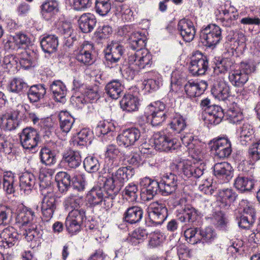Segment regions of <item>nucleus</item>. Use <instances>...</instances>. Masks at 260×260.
<instances>
[{
    "mask_svg": "<svg viewBox=\"0 0 260 260\" xmlns=\"http://www.w3.org/2000/svg\"><path fill=\"white\" fill-rule=\"evenodd\" d=\"M209 67L207 57L200 51H196L191 57L189 70L193 76L204 75Z\"/></svg>",
    "mask_w": 260,
    "mask_h": 260,
    "instance_id": "0eeeda50",
    "label": "nucleus"
},
{
    "mask_svg": "<svg viewBox=\"0 0 260 260\" xmlns=\"http://www.w3.org/2000/svg\"><path fill=\"white\" fill-rule=\"evenodd\" d=\"M229 80L236 87L243 86L248 81V76L243 74L238 68L229 74Z\"/></svg>",
    "mask_w": 260,
    "mask_h": 260,
    "instance_id": "37998d69",
    "label": "nucleus"
},
{
    "mask_svg": "<svg viewBox=\"0 0 260 260\" xmlns=\"http://www.w3.org/2000/svg\"><path fill=\"white\" fill-rule=\"evenodd\" d=\"M141 137L140 130L136 127H131L123 130L116 138L119 146L125 148L135 146Z\"/></svg>",
    "mask_w": 260,
    "mask_h": 260,
    "instance_id": "6e6552de",
    "label": "nucleus"
},
{
    "mask_svg": "<svg viewBox=\"0 0 260 260\" xmlns=\"http://www.w3.org/2000/svg\"><path fill=\"white\" fill-rule=\"evenodd\" d=\"M145 35L139 31L133 32L129 37V47L134 50L143 49L146 45Z\"/></svg>",
    "mask_w": 260,
    "mask_h": 260,
    "instance_id": "ea45409f",
    "label": "nucleus"
},
{
    "mask_svg": "<svg viewBox=\"0 0 260 260\" xmlns=\"http://www.w3.org/2000/svg\"><path fill=\"white\" fill-rule=\"evenodd\" d=\"M85 170L89 173L98 171L100 168V163L97 158L93 156L86 157L83 161Z\"/></svg>",
    "mask_w": 260,
    "mask_h": 260,
    "instance_id": "13d9d810",
    "label": "nucleus"
},
{
    "mask_svg": "<svg viewBox=\"0 0 260 260\" xmlns=\"http://www.w3.org/2000/svg\"><path fill=\"white\" fill-rule=\"evenodd\" d=\"M46 94V89L43 84L31 86L27 92V96L32 103L37 102L43 98Z\"/></svg>",
    "mask_w": 260,
    "mask_h": 260,
    "instance_id": "c03bdc74",
    "label": "nucleus"
},
{
    "mask_svg": "<svg viewBox=\"0 0 260 260\" xmlns=\"http://www.w3.org/2000/svg\"><path fill=\"white\" fill-rule=\"evenodd\" d=\"M255 185V181L251 177L239 176L234 181L235 187L241 192L251 191Z\"/></svg>",
    "mask_w": 260,
    "mask_h": 260,
    "instance_id": "473e14b6",
    "label": "nucleus"
},
{
    "mask_svg": "<svg viewBox=\"0 0 260 260\" xmlns=\"http://www.w3.org/2000/svg\"><path fill=\"white\" fill-rule=\"evenodd\" d=\"M55 181L60 192L66 193L71 187V176L66 172H58L55 175Z\"/></svg>",
    "mask_w": 260,
    "mask_h": 260,
    "instance_id": "4c0bfd02",
    "label": "nucleus"
},
{
    "mask_svg": "<svg viewBox=\"0 0 260 260\" xmlns=\"http://www.w3.org/2000/svg\"><path fill=\"white\" fill-rule=\"evenodd\" d=\"M238 68V66L231 58H223L216 59L214 67V73L215 74H224L233 71Z\"/></svg>",
    "mask_w": 260,
    "mask_h": 260,
    "instance_id": "5701e85b",
    "label": "nucleus"
},
{
    "mask_svg": "<svg viewBox=\"0 0 260 260\" xmlns=\"http://www.w3.org/2000/svg\"><path fill=\"white\" fill-rule=\"evenodd\" d=\"M129 65H134L138 69H149L153 64L152 55L147 49H138L128 56Z\"/></svg>",
    "mask_w": 260,
    "mask_h": 260,
    "instance_id": "7ed1b4c3",
    "label": "nucleus"
},
{
    "mask_svg": "<svg viewBox=\"0 0 260 260\" xmlns=\"http://www.w3.org/2000/svg\"><path fill=\"white\" fill-rule=\"evenodd\" d=\"M93 51V45L84 42L76 51V59L83 65H91L94 61Z\"/></svg>",
    "mask_w": 260,
    "mask_h": 260,
    "instance_id": "2eb2a0df",
    "label": "nucleus"
},
{
    "mask_svg": "<svg viewBox=\"0 0 260 260\" xmlns=\"http://www.w3.org/2000/svg\"><path fill=\"white\" fill-rule=\"evenodd\" d=\"M247 156L248 162L251 165H254L260 160V139H256L250 145Z\"/></svg>",
    "mask_w": 260,
    "mask_h": 260,
    "instance_id": "a19ab883",
    "label": "nucleus"
},
{
    "mask_svg": "<svg viewBox=\"0 0 260 260\" xmlns=\"http://www.w3.org/2000/svg\"><path fill=\"white\" fill-rule=\"evenodd\" d=\"M57 199L52 191L45 193L41 202V212L44 220L49 221L52 217L57 206Z\"/></svg>",
    "mask_w": 260,
    "mask_h": 260,
    "instance_id": "9d476101",
    "label": "nucleus"
},
{
    "mask_svg": "<svg viewBox=\"0 0 260 260\" xmlns=\"http://www.w3.org/2000/svg\"><path fill=\"white\" fill-rule=\"evenodd\" d=\"M2 126L8 131L16 129L19 125L17 114L16 113H7L2 115L1 118Z\"/></svg>",
    "mask_w": 260,
    "mask_h": 260,
    "instance_id": "79ce46f5",
    "label": "nucleus"
},
{
    "mask_svg": "<svg viewBox=\"0 0 260 260\" xmlns=\"http://www.w3.org/2000/svg\"><path fill=\"white\" fill-rule=\"evenodd\" d=\"M9 89L11 92L19 93L27 88V85L21 78H14L9 83Z\"/></svg>",
    "mask_w": 260,
    "mask_h": 260,
    "instance_id": "4d7b16f0",
    "label": "nucleus"
},
{
    "mask_svg": "<svg viewBox=\"0 0 260 260\" xmlns=\"http://www.w3.org/2000/svg\"><path fill=\"white\" fill-rule=\"evenodd\" d=\"M111 9L110 0H96L95 10L100 16H105Z\"/></svg>",
    "mask_w": 260,
    "mask_h": 260,
    "instance_id": "6e6d98bb",
    "label": "nucleus"
},
{
    "mask_svg": "<svg viewBox=\"0 0 260 260\" xmlns=\"http://www.w3.org/2000/svg\"><path fill=\"white\" fill-rule=\"evenodd\" d=\"M177 29L184 41H191L194 38L196 28L193 22L188 19H182L178 23Z\"/></svg>",
    "mask_w": 260,
    "mask_h": 260,
    "instance_id": "a211bd4d",
    "label": "nucleus"
},
{
    "mask_svg": "<svg viewBox=\"0 0 260 260\" xmlns=\"http://www.w3.org/2000/svg\"><path fill=\"white\" fill-rule=\"evenodd\" d=\"M200 36L202 42L206 46H215L221 39V29L215 24H210L201 30Z\"/></svg>",
    "mask_w": 260,
    "mask_h": 260,
    "instance_id": "39448f33",
    "label": "nucleus"
},
{
    "mask_svg": "<svg viewBox=\"0 0 260 260\" xmlns=\"http://www.w3.org/2000/svg\"><path fill=\"white\" fill-rule=\"evenodd\" d=\"M79 25L80 29L84 33H88L92 31L96 24L95 16L91 13H84L82 14L79 20Z\"/></svg>",
    "mask_w": 260,
    "mask_h": 260,
    "instance_id": "7c9ffc66",
    "label": "nucleus"
},
{
    "mask_svg": "<svg viewBox=\"0 0 260 260\" xmlns=\"http://www.w3.org/2000/svg\"><path fill=\"white\" fill-rule=\"evenodd\" d=\"M50 90L56 102H63L67 94L66 85L60 80L53 81L50 85Z\"/></svg>",
    "mask_w": 260,
    "mask_h": 260,
    "instance_id": "c85d7f7f",
    "label": "nucleus"
},
{
    "mask_svg": "<svg viewBox=\"0 0 260 260\" xmlns=\"http://www.w3.org/2000/svg\"><path fill=\"white\" fill-rule=\"evenodd\" d=\"M148 215L152 223L161 224L168 216V210L164 204L155 202L148 208Z\"/></svg>",
    "mask_w": 260,
    "mask_h": 260,
    "instance_id": "9b49d317",
    "label": "nucleus"
},
{
    "mask_svg": "<svg viewBox=\"0 0 260 260\" xmlns=\"http://www.w3.org/2000/svg\"><path fill=\"white\" fill-rule=\"evenodd\" d=\"M58 116L61 130L65 133H68L71 130L75 121L74 118L67 111L60 112Z\"/></svg>",
    "mask_w": 260,
    "mask_h": 260,
    "instance_id": "49530a36",
    "label": "nucleus"
},
{
    "mask_svg": "<svg viewBox=\"0 0 260 260\" xmlns=\"http://www.w3.org/2000/svg\"><path fill=\"white\" fill-rule=\"evenodd\" d=\"M154 144L156 149L166 152H172L179 146L176 139L162 132L154 135Z\"/></svg>",
    "mask_w": 260,
    "mask_h": 260,
    "instance_id": "1a4fd4ad",
    "label": "nucleus"
},
{
    "mask_svg": "<svg viewBox=\"0 0 260 260\" xmlns=\"http://www.w3.org/2000/svg\"><path fill=\"white\" fill-rule=\"evenodd\" d=\"M170 110L167 112H158L156 113H147V119L153 126H158L165 121L167 117L170 115Z\"/></svg>",
    "mask_w": 260,
    "mask_h": 260,
    "instance_id": "8fccbe9b",
    "label": "nucleus"
},
{
    "mask_svg": "<svg viewBox=\"0 0 260 260\" xmlns=\"http://www.w3.org/2000/svg\"><path fill=\"white\" fill-rule=\"evenodd\" d=\"M36 178L31 173L25 172L20 177V187L25 192L30 190L35 184Z\"/></svg>",
    "mask_w": 260,
    "mask_h": 260,
    "instance_id": "de8ad7c7",
    "label": "nucleus"
},
{
    "mask_svg": "<svg viewBox=\"0 0 260 260\" xmlns=\"http://www.w3.org/2000/svg\"><path fill=\"white\" fill-rule=\"evenodd\" d=\"M86 185V181L83 175H76L73 178L72 186L74 189L79 192H82L85 189Z\"/></svg>",
    "mask_w": 260,
    "mask_h": 260,
    "instance_id": "774afa93",
    "label": "nucleus"
},
{
    "mask_svg": "<svg viewBox=\"0 0 260 260\" xmlns=\"http://www.w3.org/2000/svg\"><path fill=\"white\" fill-rule=\"evenodd\" d=\"M35 216L34 212L27 208H23L19 211L16 217V222L20 227L27 226L29 224H32L30 222Z\"/></svg>",
    "mask_w": 260,
    "mask_h": 260,
    "instance_id": "e433bc0d",
    "label": "nucleus"
},
{
    "mask_svg": "<svg viewBox=\"0 0 260 260\" xmlns=\"http://www.w3.org/2000/svg\"><path fill=\"white\" fill-rule=\"evenodd\" d=\"M159 184L160 192L162 195L171 194L176 189L177 177L172 173L165 174L161 177Z\"/></svg>",
    "mask_w": 260,
    "mask_h": 260,
    "instance_id": "f3484780",
    "label": "nucleus"
},
{
    "mask_svg": "<svg viewBox=\"0 0 260 260\" xmlns=\"http://www.w3.org/2000/svg\"><path fill=\"white\" fill-rule=\"evenodd\" d=\"M143 215L142 209L138 206H132L128 208L123 215V220L131 224L139 222Z\"/></svg>",
    "mask_w": 260,
    "mask_h": 260,
    "instance_id": "72a5a7b5",
    "label": "nucleus"
},
{
    "mask_svg": "<svg viewBox=\"0 0 260 260\" xmlns=\"http://www.w3.org/2000/svg\"><path fill=\"white\" fill-rule=\"evenodd\" d=\"M211 93L215 98L224 101L230 96V87L224 80H220L213 85Z\"/></svg>",
    "mask_w": 260,
    "mask_h": 260,
    "instance_id": "a878e982",
    "label": "nucleus"
},
{
    "mask_svg": "<svg viewBox=\"0 0 260 260\" xmlns=\"http://www.w3.org/2000/svg\"><path fill=\"white\" fill-rule=\"evenodd\" d=\"M62 161L69 168L76 169L81 164V154L78 151L67 150L62 153Z\"/></svg>",
    "mask_w": 260,
    "mask_h": 260,
    "instance_id": "b1692460",
    "label": "nucleus"
},
{
    "mask_svg": "<svg viewBox=\"0 0 260 260\" xmlns=\"http://www.w3.org/2000/svg\"><path fill=\"white\" fill-rule=\"evenodd\" d=\"M105 89L110 98L116 100L121 95L123 86L119 80H113L107 84Z\"/></svg>",
    "mask_w": 260,
    "mask_h": 260,
    "instance_id": "c9c22d12",
    "label": "nucleus"
},
{
    "mask_svg": "<svg viewBox=\"0 0 260 260\" xmlns=\"http://www.w3.org/2000/svg\"><path fill=\"white\" fill-rule=\"evenodd\" d=\"M55 25L57 32L60 35L65 36V37L72 35L73 29L70 22L63 19H59L55 23Z\"/></svg>",
    "mask_w": 260,
    "mask_h": 260,
    "instance_id": "3c124183",
    "label": "nucleus"
},
{
    "mask_svg": "<svg viewBox=\"0 0 260 260\" xmlns=\"http://www.w3.org/2000/svg\"><path fill=\"white\" fill-rule=\"evenodd\" d=\"M253 126L249 123H244L237 128L236 134L238 140L243 145H247L250 141L254 134Z\"/></svg>",
    "mask_w": 260,
    "mask_h": 260,
    "instance_id": "393cba45",
    "label": "nucleus"
},
{
    "mask_svg": "<svg viewBox=\"0 0 260 260\" xmlns=\"http://www.w3.org/2000/svg\"><path fill=\"white\" fill-rule=\"evenodd\" d=\"M40 43L44 52L51 54L57 50L58 40L57 37L55 35H49L43 37Z\"/></svg>",
    "mask_w": 260,
    "mask_h": 260,
    "instance_id": "f704fd0d",
    "label": "nucleus"
},
{
    "mask_svg": "<svg viewBox=\"0 0 260 260\" xmlns=\"http://www.w3.org/2000/svg\"><path fill=\"white\" fill-rule=\"evenodd\" d=\"M224 116L222 108L217 105L210 106L206 109L205 120L213 125L219 124Z\"/></svg>",
    "mask_w": 260,
    "mask_h": 260,
    "instance_id": "bb28decb",
    "label": "nucleus"
},
{
    "mask_svg": "<svg viewBox=\"0 0 260 260\" xmlns=\"http://www.w3.org/2000/svg\"><path fill=\"white\" fill-rule=\"evenodd\" d=\"M82 203V197L71 194L65 199L63 205L67 210L79 209V208Z\"/></svg>",
    "mask_w": 260,
    "mask_h": 260,
    "instance_id": "603ef678",
    "label": "nucleus"
},
{
    "mask_svg": "<svg viewBox=\"0 0 260 260\" xmlns=\"http://www.w3.org/2000/svg\"><path fill=\"white\" fill-rule=\"evenodd\" d=\"M128 171L127 167H123L107 175L104 183L105 188L110 192H115V188L119 189L128 180Z\"/></svg>",
    "mask_w": 260,
    "mask_h": 260,
    "instance_id": "f257e3e1",
    "label": "nucleus"
},
{
    "mask_svg": "<svg viewBox=\"0 0 260 260\" xmlns=\"http://www.w3.org/2000/svg\"><path fill=\"white\" fill-rule=\"evenodd\" d=\"M121 108L127 112L137 111L139 108V101L138 97L132 94L125 95L120 101Z\"/></svg>",
    "mask_w": 260,
    "mask_h": 260,
    "instance_id": "58836bf2",
    "label": "nucleus"
},
{
    "mask_svg": "<svg viewBox=\"0 0 260 260\" xmlns=\"http://www.w3.org/2000/svg\"><path fill=\"white\" fill-rule=\"evenodd\" d=\"M211 149L216 156L223 158L232 152L231 143L227 137L219 138L211 142Z\"/></svg>",
    "mask_w": 260,
    "mask_h": 260,
    "instance_id": "4468645a",
    "label": "nucleus"
},
{
    "mask_svg": "<svg viewBox=\"0 0 260 260\" xmlns=\"http://www.w3.org/2000/svg\"><path fill=\"white\" fill-rule=\"evenodd\" d=\"M199 212L194 208L189 206H185L176 211L177 219L181 222L192 223L197 220Z\"/></svg>",
    "mask_w": 260,
    "mask_h": 260,
    "instance_id": "6ab92c4d",
    "label": "nucleus"
},
{
    "mask_svg": "<svg viewBox=\"0 0 260 260\" xmlns=\"http://www.w3.org/2000/svg\"><path fill=\"white\" fill-rule=\"evenodd\" d=\"M179 166H181L182 172L187 177L199 178L204 177V166L201 164L198 166L196 164L192 165L190 161H186L181 162Z\"/></svg>",
    "mask_w": 260,
    "mask_h": 260,
    "instance_id": "4be33fe9",
    "label": "nucleus"
},
{
    "mask_svg": "<svg viewBox=\"0 0 260 260\" xmlns=\"http://www.w3.org/2000/svg\"><path fill=\"white\" fill-rule=\"evenodd\" d=\"M91 135L90 131L83 128L78 133L77 137L73 140V144L75 146H83L86 145L89 140V136Z\"/></svg>",
    "mask_w": 260,
    "mask_h": 260,
    "instance_id": "680f3d73",
    "label": "nucleus"
},
{
    "mask_svg": "<svg viewBox=\"0 0 260 260\" xmlns=\"http://www.w3.org/2000/svg\"><path fill=\"white\" fill-rule=\"evenodd\" d=\"M57 0H46L41 6V14L46 21L52 20L59 12Z\"/></svg>",
    "mask_w": 260,
    "mask_h": 260,
    "instance_id": "412c9836",
    "label": "nucleus"
},
{
    "mask_svg": "<svg viewBox=\"0 0 260 260\" xmlns=\"http://www.w3.org/2000/svg\"><path fill=\"white\" fill-rule=\"evenodd\" d=\"M30 44V39L22 32L9 35L4 40V48L8 51H17L19 49H24Z\"/></svg>",
    "mask_w": 260,
    "mask_h": 260,
    "instance_id": "f03ea898",
    "label": "nucleus"
},
{
    "mask_svg": "<svg viewBox=\"0 0 260 260\" xmlns=\"http://www.w3.org/2000/svg\"><path fill=\"white\" fill-rule=\"evenodd\" d=\"M14 178L11 173H7L3 176V188L8 193H12L14 191Z\"/></svg>",
    "mask_w": 260,
    "mask_h": 260,
    "instance_id": "338daca9",
    "label": "nucleus"
},
{
    "mask_svg": "<svg viewBox=\"0 0 260 260\" xmlns=\"http://www.w3.org/2000/svg\"><path fill=\"white\" fill-rule=\"evenodd\" d=\"M116 194L115 192H107V195H104L103 190L101 188H93L87 194V201L92 206H96L103 202L107 207H111L112 200Z\"/></svg>",
    "mask_w": 260,
    "mask_h": 260,
    "instance_id": "423d86ee",
    "label": "nucleus"
},
{
    "mask_svg": "<svg viewBox=\"0 0 260 260\" xmlns=\"http://www.w3.org/2000/svg\"><path fill=\"white\" fill-rule=\"evenodd\" d=\"M223 16L220 19V20L223 26L225 27H230L234 24V21L237 19L238 14L237 12L230 10L224 9L221 10Z\"/></svg>",
    "mask_w": 260,
    "mask_h": 260,
    "instance_id": "864d4df0",
    "label": "nucleus"
},
{
    "mask_svg": "<svg viewBox=\"0 0 260 260\" xmlns=\"http://www.w3.org/2000/svg\"><path fill=\"white\" fill-rule=\"evenodd\" d=\"M41 162L46 165L50 166L56 161L55 155L50 149L43 148L40 152Z\"/></svg>",
    "mask_w": 260,
    "mask_h": 260,
    "instance_id": "052dcab7",
    "label": "nucleus"
},
{
    "mask_svg": "<svg viewBox=\"0 0 260 260\" xmlns=\"http://www.w3.org/2000/svg\"><path fill=\"white\" fill-rule=\"evenodd\" d=\"M124 49L123 46L117 42H112L105 50V66L109 68H113L118 65L121 59Z\"/></svg>",
    "mask_w": 260,
    "mask_h": 260,
    "instance_id": "20e7f679",
    "label": "nucleus"
},
{
    "mask_svg": "<svg viewBox=\"0 0 260 260\" xmlns=\"http://www.w3.org/2000/svg\"><path fill=\"white\" fill-rule=\"evenodd\" d=\"M23 235L28 242L37 241L42 236V231L37 228L35 224H29L23 228Z\"/></svg>",
    "mask_w": 260,
    "mask_h": 260,
    "instance_id": "a18cd8bd",
    "label": "nucleus"
},
{
    "mask_svg": "<svg viewBox=\"0 0 260 260\" xmlns=\"http://www.w3.org/2000/svg\"><path fill=\"white\" fill-rule=\"evenodd\" d=\"M214 173L221 183L228 182L233 177V169L227 162H218L214 166Z\"/></svg>",
    "mask_w": 260,
    "mask_h": 260,
    "instance_id": "dca6fc26",
    "label": "nucleus"
},
{
    "mask_svg": "<svg viewBox=\"0 0 260 260\" xmlns=\"http://www.w3.org/2000/svg\"><path fill=\"white\" fill-rule=\"evenodd\" d=\"M147 237V232L144 229H137L132 234L129 241L133 245L142 242Z\"/></svg>",
    "mask_w": 260,
    "mask_h": 260,
    "instance_id": "0e129e2a",
    "label": "nucleus"
},
{
    "mask_svg": "<svg viewBox=\"0 0 260 260\" xmlns=\"http://www.w3.org/2000/svg\"><path fill=\"white\" fill-rule=\"evenodd\" d=\"M200 229L198 228H189L185 230L184 235L188 242L195 244L201 241V237L198 232Z\"/></svg>",
    "mask_w": 260,
    "mask_h": 260,
    "instance_id": "bf43d9fd",
    "label": "nucleus"
},
{
    "mask_svg": "<svg viewBox=\"0 0 260 260\" xmlns=\"http://www.w3.org/2000/svg\"><path fill=\"white\" fill-rule=\"evenodd\" d=\"M236 197V193L233 189H223L219 190L217 201L220 208L228 209L235 200Z\"/></svg>",
    "mask_w": 260,
    "mask_h": 260,
    "instance_id": "cd10ccee",
    "label": "nucleus"
},
{
    "mask_svg": "<svg viewBox=\"0 0 260 260\" xmlns=\"http://www.w3.org/2000/svg\"><path fill=\"white\" fill-rule=\"evenodd\" d=\"M171 119L170 126L171 128L177 133H180L186 126L185 118L178 113H175L173 109H170V115Z\"/></svg>",
    "mask_w": 260,
    "mask_h": 260,
    "instance_id": "c756f323",
    "label": "nucleus"
},
{
    "mask_svg": "<svg viewBox=\"0 0 260 260\" xmlns=\"http://www.w3.org/2000/svg\"><path fill=\"white\" fill-rule=\"evenodd\" d=\"M115 130V126L113 124L108 121H100L95 129L96 135L100 137L103 135L102 140L104 141L106 137L109 140L113 139L112 132Z\"/></svg>",
    "mask_w": 260,
    "mask_h": 260,
    "instance_id": "2f4dec72",
    "label": "nucleus"
},
{
    "mask_svg": "<svg viewBox=\"0 0 260 260\" xmlns=\"http://www.w3.org/2000/svg\"><path fill=\"white\" fill-rule=\"evenodd\" d=\"M159 182L149 177H144L141 179L140 185L142 187L141 197L144 200L149 201L160 192Z\"/></svg>",
    "mask_w": 260,
    "mask_h": 260,
    "instance_id": "ddd939ff",
    "label": "nucleus"
},
{
    "mask_svg": "<svg viewBox=\"0 0 260 260\" xmlns=\"http://www.w3.org/2000/svg\"><path fill=\"white\" fill-rule=\"evenodd\" d=\"M20 143L25 149L35 148L40 140L39 132L32 127L24 128L20 135Z\"/></svg>",
    "mask_w": 260,
    "mask_h": 260,
    "instance_id": "f8f14e48",
    "label": "nucleus"
},
{
    "mask_svg": "<svg viewBox=\"0 0 260 260\" xmlns=\"http://www.w3.org/2000/svg\"><path fill=\"white\" fill-rule=\"evenodd\" d=\"M123 197L130 202L136 201L138 195V186L133 183H129L122 191Z\"/></svg>",
    "mask_w": 260,
    "mask_h": 260,
    "instance_id": "09e8293b",
    "label": "nucleus"
},
{
    "mask_svg": "<svg viewBox=\"0 0 260 260\" xmlns=\"http://www.w3.org/2000/svg\"><path fill=\"white\" fill-rule=\"evenodd\" d=\"M207 86L206 82L203 80H189L184 85V90L188 96L193 98L201 95L206 89Z\"/></svg>",
    "mask_w": 260,
    "mask_h": 260,
    "instance_id": "aec40b11",
    "label": "nucleus"
},
{
    "mask_svg": "<svg viewBox=\"0 0 260 260\" xmlns=\"http://www.w3.org/2000/svg\"><path fill=\"white\" fill-rule=\"evenodd\" d=\"M226 118L229 122L238 124L244 119L242 113L238 109L230 108L227 111Z\"/></svg>",
    "mask_w": 260,
    "mask_h": 260,
    "instance_id": "e2e57ef3",
    "label": "nucleus"
},
{
    "mask_svg": "<svg viewBox=\"0 0 260 260\" xmlns=\"http://www.w3.org/2000/svg\"><path fill=\"white\" fill-rule=\"evenodd\" d=\"M201 240L207 243H212L217 238V234L211 227H207L199 230Z\"/></svg>",
    "mask_w": 260,
    "mask_h": 260,
    "instance_id": "5fc2aeb1",
    "label": "nucleus"
},
{
    "mask_svg": "<svg viewBox=\"0 0 260 260\" xmlns=\"http://www.w3.org/2000/svg\"><path fill=\"white\" fill-rule=\"evenodd\" d=\"M165 239L162 233L159 232H155L149 236L148 246L154 248L161 245Z\"/></svg>",
    "mask_w": 260,
    "mask_h": 260,
    "instance_id": "69168bd1",
    "label": "nucleus"
}]
</instances>
